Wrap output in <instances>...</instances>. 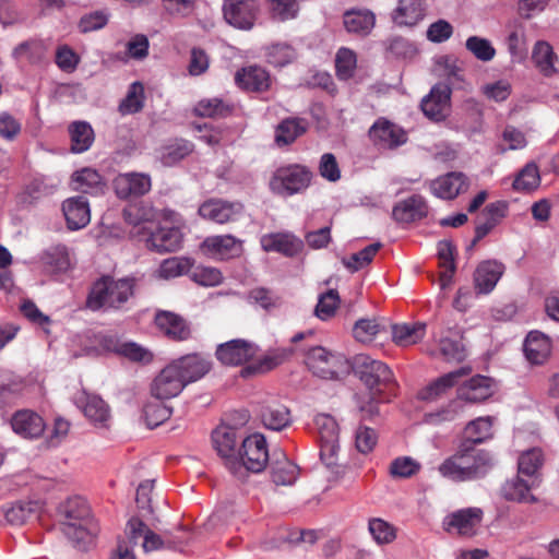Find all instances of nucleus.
<instances>
[{
	"mask_svg": "<svg viewBox=\"0 0 559 559\" xmlns=\"http://www.w3.org/2000/svg\"><path fill=\"white\" fill-rule=\"evenodd\" d=\"M490 463L489 453L461 442L456 452L438 467L439 473L454 481H466L479 477Z\"/></svg>",
	"mask_w": 559,
	"mask_h": 559,
	"instance_id": "f257e3e1",
	"label": "nucleus"
},
{
	"mask_svg": "<svg viewBox=\"0 0 559 559\" xmlns=\"http://www.w3.org/2000/svg\"><path fill=\"white\" fill-rule=\"evenodd\" d=\"M135 286L134 277L115 280L111 276H103L93 284L86 307L92 311L102 308L120 309L134 296Z\"/></svg>",
	"mask_w": 559,
	"mask_h": 559,
	"instance_id": "f03ea898",
	"label": "nucleus"
},
{
	"mask_svg": "<svg viewBox=\"0 0 559 559\" xmlns=\"http://www.w3.org/2000/svg\"><path fill=\"white\" fill-rule=\"evenodd\" d=\"M240 459L241 461L237 457L236 460H228V469L233 475L241 477L245 471L262 472L270 459L264 436L261 433L248 436L242 441Z\"/></svg>",
	"mask_w": 559,
	"mask_h": 559,
	"instance_id": "7ed1b4c3",
	"label": "nucleus"
},
{
	"mask_svg": "<svg viewBox=\"0 0 559 559\" xmlns=\"http://www.w3.org/2000/svg\"><path fill=\"white\" fill-rule=\"evenodd\" d=\"M313 173L301 164H290L277 168L270 180V189L275 194L292 197L305 192L311 185Z\"/></svg>",
	"mask_w": 559,
	"mask_h": 559,
	"instance_id": "20e7f679",
	"label": "nucleus"
},
{
	"mask_svg": "<svg viewBox=\"0 0 559 559\" xmlns=\"http://www.w3.org/2000/svg\"><path fill=\"white\" fill-rule=\"evenodd\" d=\"M306 365L314 376L329 380L338 379L347 370L344 356L322 346H313L307 352Z\"/></svg>",
	"mask_w": 559,
	"mask_h": 559,
	"instance_id": "39448f33",
	"label": "nucleus"
},
{
	"mask_svg": "<svg viewBox=\"0 0 559 559\" xmlns=\"http://www.w3.org/2000/svg\"><path fill=\"white\" fill-rule=\"evenodd\" d=\"M198 213L203 219L223 225L238 221L243 213V204L239 201L212 198L199 206Z\"/></svg>",
	"mask_w": 559,
	"mask_h": 559,
	"instance_id": "423d86ee",
	"label": "nucleus"
},
{
	"mask_svg": "<svg viewBox=\"0 0 559 559\" xmlns=\"http://www.w3.org/2000/svg\"><path fill=\"white\" fill-rule=\"evenodd\" d=\"M484 512L480 508H465L448 514L443 520V528L452 535L472 537L476 535Z\"/></svg>",
	"mask_w": 559,
	"mask_h": 559,
	"instance_id": "0eeeda50",
	"label": "nucleus"
},
{
	"mask_svg": "<svg viewBox=\"0 0 559 559\" xmlns=\"http://www.w3.org/2000/svg\"><path fill=\"white\" fill-rule=\"evenodd\" d=\"M452 90L445 83L435 84L429 94L420 103L423 114L431 121L440 122L447 119L451 109Z\"/></svg>",
	"mask_w": 559,
	"mask_h": 559,
	"instance_id": "6e6552de",
	"label": "nucleus"
},
{
	"mask_svg": "<svg viewBox=\"0 0 559 559\" xmlns=\"http://www.w3.org/2000/svg\"><path fill=\"white\" fill-rule=\"evenodd\" d=\"M260 11L257 0H224V19L239 29H251Z\"/></svg>",
	"mask_w": 559,
	"mask_h": 559,
	"instance_id": "1a4fd4ad",
	"label": "nucleus"
},
{
	"mask_svg": "<svg viewBox=\"0 0 559 559\" xmlns=\"http://www.w3.org/2000/svg\"><path fill=\"white\" fill-rule=\"evenodd\" d=\"M185 386V382L180 378V370L171 362L154 378L151 384V394L159 401L169 400L178 396Z\"/></svg>",
	"mask_w": 559,
	"mask_h": 559,
	"instance_id": "9d476101",
	"label": "nucleus"
},
{
	"mask_svg": "<svg viewBox=\"0 0 559 559\" xmlns=\"http://www.w3.org/2000/svg\"><path fill=\"white\" fill-rule=\"evenodd\" d=\"M200 248L204 254L215 260L237 258L243 251L242 240L233 235L209 236L202 241Z\"/></svg>",
	"mask_w": 559,
	"mask_h": 559,
	"instance_id": "9b49d317",
	"label": "nucleus"
},
{
	"mask_svg": "<svg viewBox=\"0 0 559 559\" xmlns=\"http://www.w3.org/2000/svg\"><path fill=\"white\" fill-rule=\"evenodd\" d=\"M257 353L253 343L236 338L219 344L216 348L215 356L217 360L225 366H240L251 360Z\"/></svg>",
	"mask_w": 559,
	"mask_h": 559,
	"instance_id": "f8f14e48",
	"label": "nucleus"
},
{
	"mask_svg": "<svg viewBox=\"0 0 559 559\" xmlns=\"http://www.w3.org/2000/svg\"><path fill=\"white\" fill-rule=\"evenodd\" d=\"M116 195L121 200L140 198L150 192L152 179L143 173L119 174L112 181Z\"/></svg>",
	"mask_w": 559,
	"mask_h": 559,
	"instance_id": "ddd939ff",
	"label": "nucleus"
},
{
	"mask_svg": "<svg viewBox=\"0 0 559 559\" xmlns=\"http://www.w3.org/2000/svg\"><path fill=\"white\" fill-rule=\"evenodd\" d=\"M146 231L147 237L145 238L146 247L158 253L173 252L181 247L182 234L177 227H156L155 229H148L143 226L139 231Z\"/></svg>",
	"mask_w": 559,
	"mask_h": 559,
	"instance_id": "4468645a",
	"label": "nucleus"
},
{
	"mask_svg": "<svg viewBox=\"0 0 559 559\" xmlns=\"http://www.w3.org/2000/svg\"><path fill=\"white\" fill-rule=\"evenodd\" d=\"M154 322L158 330L169 340L176 342L187 341L191 337V328L187 320L171 311L159 310Z\"/></svg>",
	"mask_w": 559,
	"mask_h": 559,
	"instance_id": "2eb2a0df",
	"label": "nucleus"
},
{
	"mask_svg": "<svg viewBox=\"0 0 559 559\" xmlns=\"http://www.w3.org/2000/svg\"><path fill=\"white\" fill-rule=\"evenodd\" d=\"M539 478H525L518 474L511 479L506 480L501 487V495L508 501L519 503H535L537 498L531 492L539 485Z\"/></svg>",
	"mask_w": 559,
	"mask_h": 559,
	"instance_id": "dca6fc26",
	"label": "nucleus"
},
{
	"mask_svg": "<svg viewBox=\"0 0 559 559\" xmlns=\"http://www.w3.org/2000/svg\"><path fill=\"white\" fill-rule=\"evenodd\" d=\"M355 371L370 390L373 399L377 394L382 393L381 377L384 373V365L380 360H374L369 356H359L356 358Z\"/></svg>",
	"mask_w": 559,
	"mask_h": 559,
	"instance_id": "f3484780",
	"label": "nucleus"
},
{
	"mask_svg": "<svg viewBox=\"0 0 559 559\" xmlns=\"http://www.w3.org/2000/svg\"><path fill=\"white\" fill-rule=\"evenodd\" d=\"M173 362L180 370V378L185 385L202 379L212 369L211 359L200 354H189Z\"/></svg>",
	"mask_w": 559,
	"mask_h": 559,
	"instance_id": "a211bd4d",
	"label": "nucleus"
},
{
	"mask_svg": "<svg viewBox=\"0 0 559 559\" xmlns=\"http://www.w3.org/2000/svg\"><path fill=\"white\" fill-rule=\"evenodd\" d=\"M468 188L467 177L463 173L452 171L435 179L430 185L433 195L443 200H453Z\"/></svg>",
	"mask_w": 559,
	"mask_h": 559,
	"instance_id": "6ab92c4d",
	"label": "nucleus"
},
{
	"mask_svg": "<svg viewBox=\"0 0 559 559\" xmlns=\"http://www.w3.org/2000/svg\"><path fill=\"white\" fill-rule=\"evenodd\" d=\"M260 243L265 252H278L286 257L296 255L302 248L301 241L287 233L263 235Z\"/></svg>",
	"mask_w": 559,
	"mask_h": 559,
	"instance_id": "aec40b11",
	"label": "nucleus"
},
{
	"mask_svg": "<svg viewBox=\"0 0 559 559\" xmlns=\"http://www.w3.org/2000/svg\"><path fill=\"white\" fill-rule=\"evenodd\" d=\"M428 210L426 200L419 194H414L397 203L393 207L392 216L396 222L412 223L425 218Z\"/></svg>",
	"mask_w": 559,
	"mask_h": 559,
	"instance_id": "412c9836",
	"label": "nucleus"
},
{
	"mask_svg": "<svg viewBox=\"0 0 559 559\" xmlns=\"http://www.w3.org/2000/svg\"><path fill=\"white\" fill-rule=\"evenodd\" d=\"M425 15V0H400L391 17L397 26L412 27L417 25Z\"/></svg>",
	"mask_w": 559,
	"mask_h": 559,
	"instance_id": "4be33fe9",
	"label": "nucleus"
},
{
	"mask_svg": "<svg viewBox=\"0 0 559 559\" xmlns=\"http://www.w3.org/2000/svg\"><path fill=\"white\" fill-rule=\"evenodd\" d=\"M235 81L240 88L250 92H265L271 85L269 72L259 66H249L237 71Z\"/></svg>",
	"mask_w": 559,
	"mask_h": 559,
	"instance_id": "5701e85b",
	"label": "nucleus"
},
{
	"mask_svg": "<svg viewBox=\"0 0 559 559\" xmlns=\"http://www.w3.org/2000/svg\"><path fill=\"white\" fill-rule=\"evenodd\" d=\"M62 212L68 227L72 230L81 229L90 223L88 202L82 195L67 199L62 203Z\"/></svg>",
	"mask_w": 559,
	"mask_h": 559,
	"instance_id": "b1692460",
	"label": "nucleus"
},
{
	"mask_svg": "<svg viewBox=\"0 0 559 559\" xmlns=\"http://www.w3.org/2000/svg\"><path fill=\"white\" fill-rule=\"evenodd\" d=\"M493 394L492 380L485 376H474L457 389V396L461 400L472 403H479Z\"/></svg>",
	"mask_w": 559,
	"mask_h": 559,
	"instance_id": "393cba45",
	"label": "nucleus"
},
{
	"mask_svg": "<svg viewBox=\"0 0 559 559\" xmlns=\"http://www.w3.org/2000/svg\"><path fill=\"white\" fill-rule=\"evenodd\" d=\"M271 479L276 486H290L298 476V466L280 450L273 452L270 463Z\"/></svg>",
	"mask_w": 559,
	"mask_h": 559,
	"instance_id": "a878e982",
	"label": "nucleus"
},
{
	"mask_svg": "<svg viewBox=\"0 0 559 559\" xmlns=\"http://www.w3.org/2000/svg\"><path fill=\"white\" fill-rule=\"evenodd\" d=\"M11 426L14 432L29 439L38 438L45 429L43 418L28 409L16 412L11 419Z\"/></svg>",
	"mask_w": 559,
	"mask_h": 559,
	"instance_id": "bb28decb",
	"label": "nucleus"
},
{
	"mask_svg": "<svg viewBox=\"0 0 559 559\" xmlns=\"http://www.w3.org/2000/svg\"><path fill=\"white\" fill-rule=\"evenodd\" d=\"M551 352V343L548 336L538 331H532L524 342V354L533 365H542Z\"/></svg>",
	"mask_w": 559,
	"mask_h": 559,
	"instance_id": "cd10ccee",
	"label": "nucleus"
},
{
	"mask_svg": "<svg viewBox=\"0 0 559 559\" xmlns=\"http://www.w3.org/2000/svg\"><path fill=\"white\" fill-rule=\"evenodd\" d=\"M260 417L263 426L274 431L289 427L293 421L289 408L277 402L262 406Z\"/></svg>",
	"mask_w": 559,
	"mask_h": 559,
	"instance_id": "c85d7f7f",
	"label": "nucleus"
},
{
	"mask_svg": "<svg viewBox=\"0 0 559 559\" xmlns=\"http://www.w3.org/2000/svg\"><path fill=\"white\" fill-rule=\"evenodd\" d=\"M504 272V265L497 261H485L478 265L474 282L479 293H490Z\"/></svg>",
	"mask_w": 559,
	"mask_h": 559,
	"instance_id": "c756f323",
	"label": "nucleus"
},
{
	"mask_svg": "<svg viewBox=\"0 0 559 559\" xmlns=\"http://www.w3.org/2000/svg\"><path fill=\"white\" fill-rule=\"evenodd\" d=\"M127 530L130 540L133 544H136V539L143 536L144 540L142 547L145 552L162 549L164 546L162 537L150 530L146 524L138 518H132L128 521Z\"/></svg>",
	"mask_w": 559,
	"mask_h": 559,
	"instance_id": "7c9ffc66",
	"label": "nucleus"
},
{
	"mask_svg": "<svg viewBox=\"0 0 559 559\" xmlns=\"http://www.w3.org/2000/svg\"><path fill=\"white\" fill-rule=\"evenodd\" d=\"M48 51L46 43L40 38H31L20 43L12 50V57L16 62L26 61L29 64L40 63Z\"/></svg>",
	"mask_w": 559,
	"mask_h": 559,
	"instance_id": "2f4dec72",
	"label": "nucleus"
},
{
	"mask_svg": "<svg viewBox=\"0 0 559 559\" xmlns=\"http://www.w3.org/2000/svg\"><path fill=\"white\" fill-rule=\"evenodd\" d=\"M343 23L348 33L367 36L374 27L376 17L369 10L352 9L344 13Z\"/></svg>",
	"mask_w": 559,
	"mask_h": 559,
	"instance_id": "473e14b6",
	"label": "nucleus"
},
{
	"mask_svg": "<svg viewBox=\"0 0 559 559\" xmlns=\"http://www.w3.org/2000/svg\"><path fill=\"white\" fill-rule=\"evenodd\" d=\"M471 372V367H460L454 371L443 374L423 390L419 396L423 400H435L448 389L457 384L462 378L469 376Z\"/></svg>",
	"mask_w": 559,
	"mask_h": 559,
	"instance_id": "72a5a7b5",
	"label": "nucleus"
},
{
	"mask_svg": "<svg viewBox=\"0 0 559 559\" xmlns=\"http://www.w3.org/2000/svg\"><path fill=\"white\" fill-rule=\"evenodd\" d=\"M43 506L39 501H15L4 512L7 521L12 525H23L31 520L37 519Z\"/></svg>",
	"mask_w": 559,
	"mask_h": 559,
	"instance_id": "f704fd0d",
	"label": "nucleus"
},
{
	"mask_svg": "<svg viewBox=\"0 0 559 559\" xmlns=\"http://www.w3.org/2000/svg\"><path fill=\"white\" fill-rule=\"evenodd\" d=\"M308 130V122L304 118H286L282 120L275 130V142L278 146L294 143Z\"/></svg>",
	"mask_w": 559,
	"mask_h": 559,
	"instance_id": "c9c22d12",
	"label": "nucleus"
},
{
	"mask_svg": "<svg viewBox=\"0 0 559 559\" xmlns=\"http://www.w3.org/2000/svg\"><path fill=\"white\" fill-rule=\"evenodd\" d=\"M235 111V105L221 98H204L197 103L193 114L198 117L223 119L230 117Z\"/></svg>",
	"mask_w": 559,
	"mask_h": 559,
	"instance_id": "e433bc0d",
	"label": "nucleus"
},
{
	"mask_svg": "<svg viewBox=\"0 0 559 559\" xmlns=\"http://www.w3.org/2000/svg\"><path fill=\"white\" fill-rule=\"evenodd\" d=\"M71 151L73 153H84L93 145L95 133L92 126L86 121H73L68 127Z\"/></svg>",
	"mask_w": 559,
	"mask_h": 559,
	"instance_id": "4c0bfd02",
	"label": "nucleus"
},
{
	"mask_svg": "<svg viewBox=\"0 0 559 559\" xmlns=\"http://www.w3.org/2000/svg\"><path fill=\"white\" fill-rule=\"evenodd\" d=\"M463 336L459 330L449 329L439 341V350L448 361H462L466 353L462 342Z\"/></svg>",
	"mask_w": 559,
	"mask_h": 559,
	"instance_id": "58836bf2",
	"label": "nucleus"
},
{
	"mask_svg": "<svg viewBox=\"0 0 559 559\" xmlns=\"http://www.w3.org/2000/svg\"><path fill=\"white\" fill-rule=\"evenodd\" d=\"M492 423L490 416L478 417L468 423L464 429V437L461 442L469 443V447L485 442L492 437Z\"/></svg>",
	"mask_w": 559,
	"mask_h": 559,
	"instance_id": "ea45409f",
	"label": "nucleus"
},
{
	"mask_svg": "<svg viewBox=\"0 0 559 559\" xmlns=\"http://www.w3.org/2000/svg\"><path fill=\"white\" fill-rule=\"evenodd\" d=\"M236 430L228 426L217 427L212 432V441L217 453L226 460L225 464L228 468V460H236Z\"/></svg>",
	"mask_w": 559,
	"mask_h": 559,
	"instance_id": "a19ab883",
	"label": "nucleus"
},
{
	"mask_svg": "<svg viewBox=\"0 0 559 559\" xmlns=\"http://www.w3.org/2000/svg\"><path fill=\"white\" fill-rule=\"evenodd\" d=\"M102 176L92 168H83L72 175V187L75 191L98 194L104 190Z\"/></svg>",
	"mask_w": 559,
	"mask_h": 559,
	"instance_id": "79ce46f5",
	"label": "nucleus"
},
{
	"mask_svg": "<svg viewBox=\"0 0 559 559\" xmlns=\"http://www.w3.org/2000/svg\"><path fill=\"white\" fill-rule=\"evenodd\" d=\"M426 334L425 323L394 324L392 325V340L402 347L414 345L421 341Z\"/></svg>",
	"mask_w": 559,
	"mask_h": 559,
	"instance_id": "37998d69",
	"label": "nucleus"
},
{
	"mask_svg": "<svg viewBox=\"0 0 559 559\" xmlns=\"http://www.w3.org/2000/svg\"><path fill=\"white\" fill-rule=\"evenodd\" d=\"M555 59L556 55L548 43L540 40L535 44L532 60L545 76H550L555 73Z\"/></svg>",
	"mask_w": 559,
	"mask_h": 559,
	"instance_id": "c03bdc74",
	"label": "nucleus"
},
{
	"mask_svg": "<svg viewBox=\"0 0 559 559\" xmlns=\"http://www.w3.org/2000/svg\"><path fill=\"white\" fill-rule=\"evenodd\" d=\"M192 151V143L182 139L176 140L160 148L159 159L164 166L170 167L187 157Z\"/></svg>",
	"mask_w": 559,
	"mask_h": 559,
	"instance_id": "a18cd8bd",
	"label": "nucleus"
},
{
	"mask_svg": "<svg viewBox=\"0 0 559 559\" xmlns=\"http://www.w3.org/2000/svg\"><path fill=\"white\" fill-rule=\"evenodd\" d=\"M85 403L83 406L84 415L94 424L106 427L110 418L109 407L106 402L97 395L85 394Z\"/></svg>",
	"mask_w": 559,
	"mask_h": 559,
	"instance_id": "49530a36",
	"label": "nucleus"
},
{
	"mask_svg": "<svg viewBox=\"0 0 559 559\" xmlns=\"http://www.w3.org/2000/svg\"><path fill=\"white\" fill-rule=\"evenodd\" d=\"M271 17L277 22H287L298 17L300 3L298 0H266Z\"/></svg>",
	"mask_w": 559,
	"mask_h": 559,
	"instance_id": "de8ad7c7",
	"label": "nucleus"
},
{
	"mask_svg": "<svg viewBox=\"0 0 559 559\" xmlns=\"http://www.w3.org/2000/svg\"><path fill=\"white\" fill-rule=\"evenodd\" d=\"M193 266V260L186 257H173L164 260L158 269L159 276L168 280L189 274Z\"/></svg>",
	"mask_w": 559,
	"mask_h": 559,
	"instance_id": "09e8293b",
	"label": "nucleus"
},
{
	"mask_svg": "<svg viewBox=\"0 0 559 559\" xmlns=\"http://www.w3.org/2000/svg\"><path fill=\"white\" fill-rule=\"evenodd\" d=\"M540 185V175L538 166L535 163L526 164L518 174L513 181V188L516 191L531 192Z\"/></svg>",
	"mask_w": 559,
	"mask_h": 559,
	"instance_id": "8fccbe9b",
	"label": "nucleus"
},
{
	"mask_svg": "<svg viewBox=\"0 0 559 559\" xmlns=\"http://www.w3.org/2000/svg\"><path fill=\"white\" fill-rule=\"evenodd\" d=\"M357 67V56L349 48L342 47L335 56V70L338 80L347 81L354 76Z\"/></svg>",
	"mask_w": 559,
	"mask_h": 559,
	"instance_id": "3c124183",
	"label": "nucleus"
},
{
	"mask_svg": "<svg viewBox=\"0 0 559 559\" xmlns=\"http://www.w3.org/2000/svg\"><path fill=\"white\" fill-rule=\"evenodd\" d=\"M544 463V456L540 449H532L524 452L519 459L518 474L526 478H538L537 472Z\"/></svg>",
	"mask_w": 559,
	"mask_h": 559,
	"instance_id": "603ef678",
	"label": "nucleus"
},
{
	"mask_svg": "<svg viewBox=\"0 0 559 559\" xmlns=\"http://www.w3.org/2000/svg\"><path fill=\"white\" fill-rule=\"evenodd\" d=\"M144 106V87L142 83L134 82L130 85L127 96L119 105L121 115H132L142 110Z\"/></svg>",
	"mask_w": 559,
	"mask_h": 559,
	"instance_id": "864d4df0",
	"label": "nucleus"
},
{
	"mask_svg": "<svg viewBox=\"0 0 559 559\" xmlns=\"http://www.w3.org/2000/svg\"><path fill=\"white\" fill-rule=\"evenodd\" d=\"M381 248V243H372L364 248L362 250L352 253L348 257L342 259L344 266L350 272H357L368 265Z\"/></svg>",
	"mask_w": 559,
	"mask_h": 559,
	"instance_id": "5fc2aeb1",
	"label": "nucleus"
},
{
	"mask_svg": "<svg viewBox=\"0 0 559 559\" xmlns=\"http://www.w3.org/2000/svg\"><path fill=\"white\" fill-rule=\"evenodd\" d=\"M341 299L336 289H329L321 294L314 308V314L322 321L330 320L335 316Z\"/></svg>",
	"mask_w": 559,
	"mask_h": 559,
	"instance_id": "6e6d98bb",
	"label": "nucleus"
},
{
	"mask_svg": "<svg viewBox=\"0 0 559 559\" xmlns=\"http://www.w3.org/2000/svg\"><path fill=\"white\" fill-rule=\"evenodd\" d=\"M465 48L481 62H489L496 57V49L491 41L476 35L466 39Z\"/></svg>",
	"mask_w": 559,
	"mask_h": 559,
	"instance_id": "4d7b16f0",
	"label": "nucleus"
},
{
	"mask_svg": "<svg viewBox=\"0 0 559 559\" xmlns=\"http://www.w3.org/2000/svg\"><path fill=\"white\" fill-rule=\"evenodd\" d=\"M421 465L411 456H399L390 464V475L397 479H407L420 472Z\"/></svg>",
	"mask_w": 559,
	"mask_h": 559,
	"instance_id": "13d9d810",
	"label": "nucleus"
},
{
	"mask_svg": "<svg viewBox=\"0 0 559 559\" xmlns=\"http://www.w3.org/2000/svg\"><path fill=\"white\" fill-rule=\"evenodd\" d=\"M63 532L72 540L78 544L84 543L88 537L97 534V526L93 519L86 522H63Z\"/></svg>",
	"mask_w": 559,
	"mask_h": 559,
	"instance_id": "bf43d9fd",
	"label": "nucleus"
},
{
	"mask_svg": "<svg viewBox=\"0 0 559 559\" xmlns=\"http://www.w3.org/2000/svg\"><path fill=\"white\" fill-rule=\"evenodd\" d=\"M115 352L134 362L148 364L153 360V354L145 347L134 343L124 342L115 347Z\"/></svg>",
	"mask_w": 559,
	"mask_h": 559,
	"instance_id": "052dcab7",
	"label": "nucleus"
},
{
	"mask_svg": "<svg viewBox=\"0 0 559 559\" xmlns=\"http://www.w3.org/2000/svg\"><path fill=\"white\" fill-rule=\"evenodd\" d=\"M381 332V325L372 319H359L353 326V336L362 344H370Z\"/></svg>",
	"mask_w": 559,
	"mask_h": 559,
	"instance_id": "680f3d73",
	"label": "nucleus"
},
{
	"mask_svg": "<svg viewBox=\"0 0 559 559\" xmlns=\"http://www.w3.org/2000/svg\"><path fill=\"white\" fill-rule=\"evenodd\" d=\"M266 57L270 64L284 67L295 59L296 52L288 44H273L267 48Z\"/></svg>",
	"mask_w": 559,
	"mask_h": 559,
	"instance_id": "e2e57ef3",
	"label": "nucleus"
},
{
	"mask_svg": "<svg viewBox=\"0 0 559 559\" xmlns=\"http://www.w3.org/2000/svg\"><path fill=\"white\" fill-rule=\"evenodd\" d=\"M64 522H88L92 516L86 502L80 498L68 500L64 506Z\"/></svg>",
	"mask_w": 559,
	"mask_h": 559,
	"instance_id": "0e129e2a",
	"label": "nucleus"
},
{
	"mask_svg": "<svg viewBox=\"0 0 559 559\" xmlns=\"http://www.w3.org/2000/svg\"><path fill=\"white\" fill-rule=\"evenodd\" d=\"M190 278L199 285L202 286H216L222 282V273L211 266H192L190 273Z\"/></svg>",
	"mask_w": 559,
	"mask_h": 559,
	"instance_id": "69168bd1",
	"label": "nucleus"
},
{
	"mask_svg": "<svg viewBox=\"0 0 559 559\" xmlns=\"http://www.w3.org/2000/svg\"><path fill=\"white\" fill-rule=\"evenodd\" d=\"M43 260L48 271L52 273L64 272L70 265L69 255L64 248H53L45 252Z\"/></svg>",
	"mask_w": 559,
	"mask_h": 559,
	"instance_id": "338daca9",
	"label": "nucleus"
},
{
	"mask_svg": "<svg viewBox=\"0 0 559 559\" xmlns=\"http://www.w3.org/2000/svg\"><path fill=\"white\" fill-rule=\"evenodd\" d=\"M143 412L150 428L159 426L171 416V408L162 403H147Z\"/></svg>",
	"mask_w": 559,
	"mask_h": 559,
	"instance_id": "774afa93",
	"label": "nucleus"
}]
</instances>
